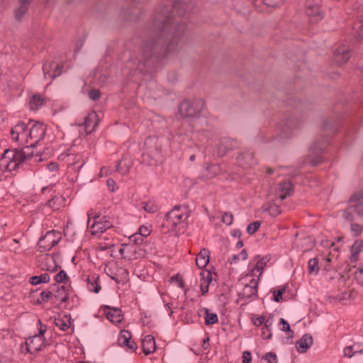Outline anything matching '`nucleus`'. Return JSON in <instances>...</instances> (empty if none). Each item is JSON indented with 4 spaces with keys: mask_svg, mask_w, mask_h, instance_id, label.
I'll return each mask as SVG.
<instances>
[{
    "mask_svg": "<svg viewBox=\"0 0 363 363\" xmlns=\"http://www.w3.org/2000/svg\"><path fill=\"white\" fill-rule=\"evenodd\" d=\"M68 279L66 272L64 270L60 271L55 277V280L57 283H62Z\"/></svg>",
    "mask_w": 363,
    "mask_h": 363,
    "instance_id": "nucleus-41",
    "label": "nucleus"
},
{
    "mask_svg": "<svg viewBox=\"0 0 363 363\" xmlns=\"http://www.w3.org/2000/svg\"><path fill=\"white\" fill-rule=\"evenodd\" d=\"M240 256H241L242 259L245 260L247 258V252L245 250H242L240 252Z\"/></svg>",
    "mask_w": 363,
    "mask_h": 363,
    "instance_id": "nucleus-63",
    "label": "nucleus"
},
{
    "mask_svg": "<svg viewBox=\"0 0 363 363\" xmlns=\"http://www.w3.org/2000/svg\"><path fill=\"white\" fill-rule=\"evenodd\" d=\"M264 322V316H259V318H256L254 321V324L256 326H260L262 325Z\"/></svg>",
    "mask_w": 363,
    "mask_h": 363,
    "instance_id": "nucleus-58",
    "label": "nucleus"
},
{
    "mask_svg": "<svg viewBox=\"0 0 363 363\" xmlns=\"http://www.w3.org/2000/svg\"><path fill=\"white\" fill-rule=\"evenodd\" d=\"M208 262L209 251L206 248H203L196 258V264L199 268L203 269L206 267Z\"/></svg>",
    "mask_w": 363,
    "mask_h": 363,
    "instance_id": "nucleus-22",
    "label": "nucleus"
},
{
    "mask_svg": "<svg viewBox=\"0 0 363 363\" xmlns=\"http://www.w3.org/2000/svg\"><path fill=\"white\" fill-rule=\"evenodd\" d=\"M285 287H282L277 291H274V298L275 302H279L282 299L283 294L285 292Z\"/></svg>",
    "mask_w": 363,
    "mask_h": 363,
    "instance_id": "nucleus-44",
    "label": "nucleus"
},
{
    "mask_svg": "<svg viewBox=\"0 0 363 363\" xmlns=\"http://www.w3.org/2000/svg\"><path fill=\"white\" fill-rule=\"evenodd\" d=\"M188 0H177L172 7H163L151 24L150 35L143 42L136 57L138 64L147 71L160 61L177 55L182 49V38L186 30L189 8Z\"/></svg>",
    "mask_w": 363,
    "mask_h": 363,
    "instance_id": "nucleus-1",
    "label": "nucleus"
},
{
    "mask_svg": "<svg viewBox=\"0 0 363 363\" xmlns=\"http://www.w3.org/2000/svg\"><path fill=\"white\" fill-rule=\"evenodd\" d=\"M264 3L270 7H277L282 5L284 0H263Z\"/></svg>",
    "mask_w": 363,
    "mask_h": 363,
    "instance_id": "nucleus-43",
    "label": "nucleus"
},
{
    "mask_svg": "<svg viewBox=\"0 0 363 363\" xmlns=\"http://www.w3.org/2000/svg\"><path fill=\"white\" fill-rule=\"evenodd\" d=\"M55 324L61 330L65 331L69 328V320L67 318V316H64L63 318H55Z\"/></svg>",
    "mask_w": 363,
    "mask_h": 363,
    "instance_id": "nucleus-33",
    "label": "nucleus"
},
{
    "mask_svg": "<svg viewBox=\"0 0 363 363\" xmlns=\"http://www.w3.org/2000/svg\"><path fill=\"white\" fill-rule=\"evenodd\" d=\"M269 260L270 257L268 255L264 257H261L260 255L255 256L252 259V262H255V264L250 268L249 272L245 275V279L247 280V279L251 277L259 279L265 266Z\"/></svg>",
    "mask_w": 363,
    "mask_h": 363,
    "instance_id": "nucleus-10",
    "label": "nucleus"
},
{
    "mask_svg": "<svg viewBox=\"0 0 363 363\" xmlns=\"http://www.w3.org/2000/svg\"><path fill=\"white\" fill-rule=\"evenodd\" d=\"M41 300H38L37 303L40 304L42 302H47L50 298H53V294L48 290L43 291L40 293Z\"/></svg>",
    "mask_w": 363,
    "mask_h": 363,
    "instance_id": "nucleus-38",
    "label": "nucleus"
},
{
    "mask_svg": "<svg viewBox=\"0 0 363 363\" xmlns=\"http://www.w3.org/2000/svg\"><path fill=\"white\" fill-rule=\"evenodd\" d=\"M143 209L150 213H154L157 212L159 209L157 205L154 202L151 201H148L147 202H143Z\"/></svg>",
    "mask_w": 363,
    "mask_h": 363,
    "instance_id": "nucleus-35",
    "label": "nucleus"
},
{
    "mask_svg": "<svg viewBox=\"0 0 363 363\" xmlns=\"http://www.w3.org/2000/svg\"><path fill=\"white\" fill-rule=\"evenodd\" d=\"M359 347V345L357 344H354L349 347H346L344 349V356L351 358L355 354L362 353L363 350L360 349Z\"/></svg>",
    "mask_w": 363,
    "mask_h": 363,
    "instance_id": "nucleus-29",
    "label": "nucleus"
},
{
    "mask_svg": "<svg viewBox=\"0 0 363 363\" xmlns=\"http://www.w3.org/2000/svg\"><path fill=\"white\" fill-rule=\"evenodd\" d=\"M363 249V242L356 241L351 247V262H356L359 259V253Z\"/></svg>",
    "mask_w": 363,
    "mask_h": 363,
    "instance_id": "nucleus-25",
    "label": "nucleus"
},
{
    "mask_svg": "<svg viewBox=\"0 0 363 363\" xmlns=\"http://www.w3.org/2000/svg\"><path fill=\"white\" fill-rule=\"evenodd\" d=\"M203 311L205 312V324L207 325H213L218 321V316L216 313H210L209 309L203 308Z\"/></svg>",
    "mask_w": 363,
    "mask_h": 363,
    "instance_id": "nucleus-32",
    "label": "nucleus"
},
{
    "mask_svg": "<svg viewBox=\"0 0 363 363\" xmlns=\"http://www.w3.org/2000/svg\"><path fill=\"white\" fill-rule=\"evenodd\" d=\"M88 224H89L91 218L93 217L94 223L90 225L91 234L93 235H99L105 232L107 229L113 227V224L106 217L100 218L99 215L93 213V211H89L87 213Z\"/></svg>",
    "mask_w": 363,
    "mask_h": 363,
    "instance_id": "nucleus-5",
    "label": "nucleus"
},
{
    "mask_svg": "<svg viewBox=\"0 0 363 363\" xmlns=\"http://www.w3.org/2000/svg\"><path fill=\"white\" fill-rule=\"evenodd\" d=\"M264 330H268V329H270V326L272 325V320L270 318H267V320L264 319Z\"/></svg>",
    "mask_w": 363,
    "mask_h": 363,
    "instance_id": "nucleus-59",
    "label": "nucleus"
},
{
    "mask_svg": "<svg viewBox=\"0 0 363 363\" xmlns=\"http://www.w3.org/2000/svg\"><path fill=\"white\" fill-rule=\"evenodd\" d=\"M99 279V277H89L87 278V287L89 291L94 293H99L101 290V286L98 282Z\"/></svg>",
    "mask_w": 363,
    "mask_h": 363,
    "instance_id": "nucleus-27",
    "label": "nucleus"
},
{
    "mask_svg": "<svg viewBox=\"0 0 363 363\" xmlns=\"http://www.w3.org/2000/svg\"><path fill=\"white\" fill-rule=\"evenodd\" d=\"M252 360L251 353L248 351H245L242 353V363H250Z\"/></svg>",
    "mask_w": 363,
    "mask_h": 363,
    "instance_id": "nucleus-53",
    "label": "nucleus"
},
{
    "mask_svg": "<svg viewBox=\"0 0 363 363\" xmlns=\"http://www.w3.org/2000/svg\"><path fill=\"white\" fill-rule=\"evenodd\" d=\"M61 239V234L57 230H50L41 238L38 242V247L41 252L49 251L59 242Z\"/></svg>",
    "mask_w": 363,
    "mask_h": 363,
    "instance_id": "nucleus-8",
    "label": "nucleus"
},
{
    "mask_svg": "<svg viewBox=\"0 0 363 363\" xmlns=\"http://www.w3.org/2000/svg\"><path fill=\"white\" fill-rule=\"evenodd\" d=\"M264 211L269 213L272 216H277L281 213L280 206L274 203H269L263 206Z\"/></svg>",
    "mask_w": 363,
    "mask_h": 363,
    "instance_id": "nucleus-28",
    "label": "nucleus"
},
{
    "mask_svg": "<svg viewBox=\"0 0 363 363\" xmlns=\"http://www.w3.org/2000/svg\"><path fill=\"white\" fill-rule=\"evenodd\" d=\"M156 348L155 340L152 335H147L142 340V349L145 354L153 353Z\"/></svg>",
    "mask_w": 363,
    "mask_h": 363,
    "instance_id": "nucleus-19",
    "label": "nucleus"
},
{
    "mask_svg": "<svg viewBox=\"0 0 363 363\" xmlns=\"http://www.w3.org/2000/svg\"><path fill=\"white\" fill-rule=\"evenodd\" d=\"M260 225L261 223L259 221H255L247 226V232L250 235H252L259 228Z\"/></svg>",
    "mask_w": 363,
    "mask_h": 363,
    "instance_id": "nucleus-40",
    "label": "nucleus"
},
{
    "mask_svg": "<svg viewBox=\"0 0 363 363\" xmlns=\"http://www.w3.org/2000/svg\"><path fill=\"white\" fill-rule=\"evenodd\" d=\"M118 345L121 347H126L127 350L130 352H134L137 349L135 342L131 340L130 333L126 330L121 331L118 338Z\"/></svg>",
    "mask_w": 363,
    "mask_h": 363,
    "instance_id": "nucleus-15",
    "label": "nucleus"
},
{
    "mask_svg": "<svg viewBox=\"0 0 363 363\" xmlns=\"http://www.w3.org/2000/svg\"><path fill=\"white\" fill-rule=\"evenodd\" d=\"M28 6L26 5H20L15 11V18L18 21H21L23 16L26 13Z\"/></svg>",
    "mask_w": 363,
    "mask_h": 363,
    "instance_id": "nucleus-37",
    "label": "nucleus"
},
{
    "mask_svg": "<svg viewBox=\"0 0 363 363\" xmlns=\"http://www.w3.org/2000/svg\"><path fill=\"white\" fill-rule=\"evenodd\" d=\"M350 57V46L345 43L338 45L333 52V60L339 65L348 61Z\"/></svg>",
    "mask_w": 363,
    "mask_h": 363,
    "instance_id": "nucleus-11",
    "label": "nucleus"
},
{
    "mask_svg": "<svg viewBox=\"0 0 363 363\" xmlns=\"http://www.w3.org/2000/svg\"><path fill=\"white\" fill-rule=\"evenodd\" d=\"M106 184L108 187V189L111 191H115V186H116V184L115 182V181L112 179H108L106 182Z\"/></svg>",
    "mask_w": 363,
    "mask_h": 363,
    "instance_id": "nucleus-56",
    "label": "nucleus"
},
{
    "mask_svg": "<svg viewBox=\"0 0 363 363\" xmlns=\"http://www.w3.org/2000/svg\"><path fill=\"white\" fill-rule=\"evenodd\" d=\"M308 269L310 274H318L319 272L318 259L316 257L311 258L308 262Z\"/></svg>",
    "mask_w": 363,
    "mask_h": 363,
    "instance_id": "nucleus-34",
    "label": "nucleus"
},
{
    "mask_svg": "<svg viewBox=\"0 0 363 363\" xmlns=\"http://www.w3.org/2000/svg\"><path fill=\"white\" fill-rule=\"evenodd\" d=\"M108 311L106 313V318L113 323H119L123 319V315L121 309L107 306Z\"/></svg>",
    "mask_w": 363,
    "mask_h": 363,
    "instance_id": "nucleus-21",
    "label": "nucleus"
},
{
    "mask_svg": "<svg viewBox=\"0 0 363 363\" xmlns=\"http://www.w3.org/2000/svg\"><path fill=\"white\" fill-rule=\"evenodd\" d=\"M276 196L281 200H284L287 196H291L294 188L291 182H284L279 183L276 188Z\"/></svg>",
    "mask_w": 363,
    "mask_h": 363,
    "instance_id": "nucleus-16",
    "label": "nucleus"
},
{
    "mask_svg": "<svg viewBox=\"0 0 363 363\" xmlns=\"http://www.w3.org/2000/svg\"><path fill=\"white\" fill-rule=\"evenodd\" d=\"M279 323L282 325L281 330L284 332L291 333L290 337H292L294 332L291 330L290 325L284 318L280 319Z\"/></svg>",
    "mask_w": 363,
    "mask_h": 363,
    "instance_id": "nucleus-42",
    "label": "nucleus"
},
{
    "mask_svg": "<svg viewBox=\"0 0 363 363\" xmlns=\"http://www.w3.org/2000/svg\"><path fill=\"white\" fill-rule=\"evenodd\" d=\"M50 280V277L48 272L42 274L39 276H33L30 279V283L33 285H38L41 283H48Z\"/></svg>",
    "mask_w": 363,
    "mask_h": 363,
    "instance_id": "nucleus-30",
    "label": "nucleus"
},
{
    "mask_svg": "<svg viewBox=\"0 0 363 363\" xmlns=\"http://www.w3.org/2000/svg\"><path fill=\"white\" fill-rule=\"evenodd\" d=\"M39 323L40 324V328L39 330V334L38 335H35V336H40L41 338H45L44 337V334H45V333L46 331V327L41 324L40 320H39Z\"/></svg>",
    "mask_w": 363,
    "mask_h": 363,
    "instance_id": "nucleus-57",
    "label": "nucleus"
},
{
    "mask_svg": "<svg viewBox=\"0 0 363 363\" xmlns=\"http://www.w3.org/2000/svg\"><path fill=\"white\" fill-rule=\"evenodd\" d=\"M53 67L54 62H47L43 65V71L45 78L48 77L52 79H54L55 78L61 74V71H59L57 74H52L54 70Z\"/></svg>",
    "mask_w": 363,
    "mask_h": 363,
    "instance_id": "nucleus-26",
    "label": "nucleus"
},
{
    "mask_svg": "<svg viewBox=\"0 0 363 363\" xmlns=\"http://www.w3.org/2000/svg\"><path fill=\"white\" fill-rule=\"evenodd\" d=\"M189 216V214L186 207L175 206L166 214L162 226L167 228L168 231L180 230V227L184 228V224Z\"/></svg>",
    "mask_w": 363,
    "mask_h": 363,
    "instance_id": "nucleus-3",
    "label": "nucleus"
},
{
    "mask_svg": "<svg viewBox=\"0 0 363 363\" xmlns=\"http://www.w3.org/2000/svg\"><path fill=\"white\" fill-rule=\"evenodd\" d=\"M262 337L265 340H268L272 337V332L270 329H268V330H264V328H262Z\"/></svg>",
    "mask_w": 363,
    "mask_h": 363,
    "instance_id": "nucleus-55",
    "label": "nucleus"
},
{
    "mask_svg": "<svg viewBox=\"0 0 363 363\" xmlns=\"http://www.w3.org/2000/svg\"><path fill=\"white\" fill-rule=\"evenodd\" d=\"M80 158V156L68 155L67 160L70 164L74 165L79 162Z\"/></svg>",
    "mask_w": 363,
    "mask_h": 363,
    "instance_id": "nucleus-52",
    "label": "nucleus"
},
{
    "mask_svg": "<svg viewBox=\"0 0 363 363\" xmlns=\"http://www.w3.org/2000/svg\"><path fill=\"white\" fill-rule=\"evenodd\" d=\"M100 96H101V93L97 89H91L89 92V97L93 101L98 100L99 99Z\"/></svg>",
    "mask_w": 363,
    "mask_h": 363,
    "instance_id": "nucleus-47",
    "label": "nucleus"
},
{
    "mask_svg": "<svg viewBox=\"0 0 363 363\" xmlns=\"http://www.w3.org/2000/svg\"><path fill=\"white\" fill-rule=\"evenodd\" d=\"M62 199L61 197L55 196L48 201V205L53 210L56 211L60 208Z\"/></svg>",
    "mask_w": 363,
    "mask_h": 363,
    "instance_id": "nucleus-36",
    "label": "nucleus"
},
{
    "mask_svg": "<svg viewBox=\"0 0 363 363\" xmlns=\"http://www.w3.org/2000/svg\"><path fill=\"white\" fill-rule=\"evenodd\" d=\"M116 170L121 173V174H125L128 172V169L127 167H122V161L118 162V164L116 165Z\"/></svg>",
    "mask_w": 363,
    "mask_h": 363,
    "instance_id": "nucleus-54",
    "label": "nucleus"
},
{
    "mask_svg": "<svg viewBox=\"0 0 363 363\" xmlns=\"http://www.w3.org/2000/svg\"><path fill=\"white\" fill-rule=\"evenodd\" d=\"M99 123L98 116L95 111L90 112L84 118V125L87 134L91 133Z\"/></svg>",
    "mask_w": 363,
    "mask_h": 363,
    "instance_id": "nucleus-18",
    "label": "nucleus"
},
{
    "mask_svg": "<svg viewBox=\"0 0 363 363\" xmlns=\"http://www.w3.org/2000/svg\"><path fill=\"white\" fill-rule=\"evenodd\" d=\"M201 291L203 295H205L208 291L209 284L212 280V276L210 272H202L201 273Z\"/></svg>",
    "mask_w": 363,
    "mask_h": 363,
    "instance_id": "nucleus-23",
    "label": "nucleus"
},
{
    "mask_svg": "<svg viewBox=\"0 0 363 363\" xmlns=\"http://www.w3.org/2000/svg\"><path fill=\"white\" fill-rule=\"evenodd\" d=\"M269 363H277V355L274 352H267L263 357Z\"/></svg>",
    "mask_w": 363,
    "mask_h": 363,
    "instance_id": "nucleus-46",
    "label": "nucleus"
},
{
    "mask_svg": "<svg viewBox=\"0 0 363 363\" xmlns=\"http://www.w3.org/2000/svg\"><path fill=\"white\" fill-rule=\"evenodd\" d=\"M11 135L13 140L29 143V141H28L27 125L22 121H19L12 128Z\"/></svg>",
    "mask_w": 363,
    "mask_h": 363,
    "instance_id": "nucleus-12",
    "label": "nucleus"
},
{
    "mask_svg": "<svg viewBox=\"0 0 363 363\" xmlns=\"http://www.w3.org/2000/svg\"><path fill=\"white\" fill-rule=\"evenodd\" d=\"M38 265L43 269L48 272H55L60 268L55 258L48 254L43 255L38 257Z\"/></svg>",
    "mask_w": 363,
    "mask_h": 363,
    "instance_id": "nucleus-13",
    "label": "nucleus"
},
{
    "mask_svg": "<svg viewBox=\"0 0 363 363\" xmlns=\"http://www.w3.org/2000/svg\"><path fill=\"white\" fill-rule=\"evenodd\" d=\"M53 298L60 301L61 303H65L69 299L68 290L65 286H57L56 291L53 294Z\"/></svg>",
    "mask_w": 363,
    "mask_h": 363,
    "instance_id": "nucleus-24",
    "label": "nucleus"
},
{
    "mask_svg": "<svg viewBox=\"0 0 363 363\" xmlns=\"http://www.w3.org/2000/svg\"><path fill=\"white\" fill-rule=\"evenodd\" d=\"M222 221L228 225H231L233 222V215L230 213H225L222 216Z\"/></svg>",
    "mask_w": 363,
    "mask_h": 363,
    "instance_id": "nucleus-45",
    "label": "nucleus"
},
{
    "mask_svg": "<svg viewBox=\"0 0 363 363\" xmlns=\"http://www.w3.org/2000/svg\"><path fill=\"white\" fill-rule=\"evenodd\" d=\"M26 346L28 352L30 354L37 353L45 347V338L34 335L26 340Z\"/></svg>",
    "mask_w": 363,
    "mask_h": 363,
    "instance_id": "nucleus-14",
    "label": "nucleus"
},
{
    "mask_svg": "<svg viewBox=\"0 0 363 363\" xmlns=\"http://www.w3.org/2000/svg\"><path fill=\"white\" fill-rule=\"evenodd\" d=\"M48 168L50 171H56L58 169V164L55 162H52L48 165Z\"/></svg>",
    "mask_w": 363,
    "mask_h": 363,
    "instance_id": "nucleus-62",
    "label": "nucleus"
},
{
    "mask_svg": "<svg viewBox=\"0 0 363 363\" xmlns=\"http://www.w3.org/2000/svg\"><path fill=\"white\" fill-rule=\"evenodd\" d=\"M313 345V337L309 334H305L296 343L297 350L303 353L306 352Z\"/></svg>",
    "mask_w": 363,
    "mask_h": 363,
    "instance_id": "nucleus-20",
    "label": "nucleus"
},
{
    "mask_svg": "<svg viewBox=\"0 0 363 363\" xmlns=\"http://www.w3.org/2000/svg\"><path fill=\"white\" fill-rule=\"evenodd\" d=\"M240 255H233L231 258L229 259L230 264L235 263L237 260H238Z\"/></svg>",
    "mask_w": 363,
    "mask_h": 363,
    "instance_id": "nucleus-64",
    "label": "nucleus"
},
{
    "mask_svg": "<svg viewBox=\"0 0 363 363\" xmlns=\"http://www.w3.org/2000/svg\"><path fill=\"white\" fill-rule=\"evenodd\" d=\"M306 13L312 23H317L323 18V13L318 4L307 6Z\"/></svg>",
    "mask_w": 363,
    "mask_h": 363,
    "instance_id": "nucleus-17",
    "label": "nucleus"
},
{
    "mask_svg": "<svg viewBox=\"0 0 363 363\" xmlns=\"http://www.w3.org/2000/svg\"><path fill=\"white\" fill-rule=\"evenodd\" d=\"M45 102V99L40 94H35L30 101V106L32 110H38Z\"/></svg>",
    "mask_w": 363,
    "mask_h": 363,
    "instance_id": "nucleus-31",
    "label": "nucleus"
},
{
    "mask_svg": "<svg viewBox=\"0 0 363 363\" xmlns=\"http://www.w3.org/2000/svg\"><path fill=\"white\" fill-rule=\"evenodd\" d=\"M204 106L203 100L198 99L194 101H184L179 106L183 117H194L201 111Z\"/></svg>",
    "mask_w": 363,
    "mask_h": 363,
    "instance_id": "nucleus-6",
    "label": "nucleus"
},
{
    "mask_svg": "<svg viewBox=\"0 0 363 363\" xmlns=\"http://www.w3.org/2000/svg\"><path fill=\"white\" fill-rule=\"evenodd\" d=\"M343 216L348 221L353 220L355 216H363V191H357L351 196Z\"/></svg>",
    "mask_w": 363,
    "mask_h": 363,
    "instance_id": "nucleus-4",
    "label": "nucleus"
},
{
    "mask_svg": "<svg viewBox=\"0 0 363 363\" xmlns=\"http://www.w3.org/2000/svg\"><path fill=\"white\" fill-rule=\"evenodd\" d=\"M140 236H142L143 238H146L148 236L150 233V230L148 227L146 226H141L139 229V233Z\"/></svg>",
    "mask_w": 363,
    "mask_h": 363,
    "instance_id": "nucleus-48",
    "label": "nucleus"
},
{
    "mask_svg": "<svg viewBox=\"0 0 363 363\" xmlns=\"http://www.w3.org/2000/svg\"><path fill=\"white\" fill-rule=\"evenodd\" d=\"M354 277L358 284L363 286V264L357 269L354 272Z\"/></svg>",
    "mask_w": 363,
    "mask_h": 363,
    "instance_id": "nucleus-39",
    "label": "nucleus"
},
{
    "mask_svg": "<svg viewBox=\"0 0 363 363\" xmlns=\"http://www.w3.org/2000/svg\"><path fill=\"white\" fill-rule=\"evenodd\" d=\"M53 72L52 74H57L58 73L59 71H61V73L62 72V69H63V66H61V65H55L54 64V67H53Z\"/></svg>",
    "mask_w": 363,
    "mask_h": 363,
    "instance_id": "nucleus-61",
    "label": "nucleus"
},
{
    "mask_svg": "<svg viewBox=\"0 0 363 363\" xmlns=\"http://www.w3.org/2000/svg\"><path fill=\"white\" fill-rule=\"evenodd\" d=\"M32 123L28 133V141L30 140V146L34 147L40 141L45 135L46 125L43 123L29 121V125Z\"/></svg>",
    "mask_w": 363,
    "mask_h": 363,
    "instance_id": "nucleus-9",
    "label": "nucleus"
},
{
    "mask_svg": "<svg viewBox=\"0 0 363 363\" xmlns=\"http://www.w3.org/2000/svg\"><path fill=\"white\" fill-rule=\"evenodd\" d=\"M29 150V146L20 150H6L0 159V169L9 172L16 170L23 162L33 156V152Z\"/></svg>",
    "mask_w": 363,
    "mask_h": 363,
    "instance_id": "nucleus-2",
    "label": "nucleus"
},
{
    "mask_svg": "<svg viewBox=\"0 0 363 363\" xmlns=\"http://www.w3.org/2000/svg\"><path fill=\"white\" fill-rule=\"evenodd\" d=\"M351 230L354 232L355 235H359L362 231V226L359 224L353 223L351 225Z\"/></svg>",
    "mask_w": 363,
    "mask_h": 363,
    "instance_id": "nucleus-49",
    "label": "nucleus"
},
{
    "mask_svg": "<svg viewBox=\"0 0 363 363\" xmlns=\"http://www.w3.org/2000/svg\"><path fill=\"white\" fill-rule=\"evenodd\" d=\"M354 35L358 40L363 39V23L356 28Z\"/></svg>",
    "mask_w": 363,
    "mask_h": 363,
    "instance_id": "nucleus-50",
    "label": "nucleus"
},
{
    "mask_svg": "<svg viewBox=\"0 0 363 363\" xmlns=\"http://www.w3.org/2000/svg\"><path fill=\"white\" fill-rule=\"evenodd\" d=\"M245 281L243 289L238 293L240 298H255L257 297V289L259 279L251 277L245 279V276L242 278Z\"/></svg>",
    "mask_w": 363,
    "mask_h": 363,
    "instance_id": "nucleus-7",
    "label": "nucleus"
},
{
    "mask_svg": "<svg viewBox=\"0 0 363 363\" xmlns=\"http://www.w3.org/2000/svg\"><path fill=\"white\" fill-rule=\"evenodd\" d=\"M130 239L131 241L134 242L136 244H140L143 241V238L138 233L131 235L130 237Z\"/></svg>",
    "mask_w": 363,
    "mask_h": 363,
    "instance_id": "nucleus-51",
    "label": "nucleus"
},
{
    "mask_svg": "<svg viewBox=\"0 0 363 363\" xmlns=\"http://www.w3.org/2000/svg\"><path fill=\"white\" fill-rule=\"evenodd\" d=\"M113 245L111 242L104 245L103 243H100L99 247L100 248L101 250H106L112 247Z\"/></svg>",
    "mask_w": 363,
    "mask_h": 363,
    "instance_id": "nucleus-60",
    "label": "nucleus"
}]
</instances>
